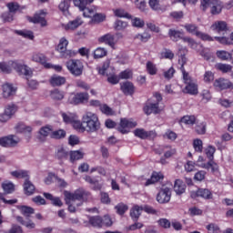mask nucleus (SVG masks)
Listing matches in <instances>:
<instances>
[{"instance_id": "49", "label": "nucleus", "mask_w": 233, "mask_h": 233, "mask_svg": "<svg viewBox=\"0 0 233 233\" xmlns=\"http://www.w3.org/2000/svg\"><path fill=\"white\" fill-rule=\"evenodd\" d=\"M205 158H203V157H198V160H197V167H199L200 168H210V166H212L211 162H208V164L204 163Z\"/></svg>"}, {"instance_id": "26", "label": "nucleus", "mask_w": 233, "mask_h": 233, "mask_svg": "<svg viewBox=\"0 0 233 233\" xmlns=\"http://www.w3.org/2000/svg\"><path fill=\"white\" fill-rule=\"evenodd\" d=\"M109 68L111 70H114L113 67H110V60H106V61L104 62L102 66L96 67V70H97L98 74H100V76H105V75L108 76Z\"/></svg>"}, {"instance_id": "40", "label": "nucleus", "mask_w": 233, "mask_h": 233, "mask_svg": "<svg viewBox=\"0 0 233 233\" xmlns=\"http://www.w3.org/2000/svg\"><path fill=\"white\" fill-rule=\"evenodd\" d=\"M85 154L82 151H71L70 152V160L71 161H79V159H83Z\"/></svg>"}, {"instance_id": "11", "label": "nucleus", "mask_w": 233, "mask_h": 233, "mask_svg": "<svg viewBox=\"0 0 233 233\" xmlns=\"http://www.w3.org/2000/svg\"><path fill=\"white\" fill-rule=\"evenodd\" d=\"M135 127H137V123L134 122V120L121 118L118 132H121V134H128L130 132V128H135Z\"/></svg>"}, {"instance_id": "62", "label": "nucleus", "mask_w": 233, "mask_h": 233, "mask_svg": "<svg viewBox=\"0 0 233 233\" xmlns=\"http://www.w3.org/2000/svg\"><path fill=\"white\" fill-rule=\"evenodd\" d=\"M201 96H202V101H204V103H208V101H210V99H212V95H210V91L204 89L201 93Z\"/></svg>"}, {"instance_id": "1", "label": "nucleus", "mask_w": 233, "mask_h": 233, "mask_svg": "<svg viewBox=\"0 0 233 233\" xmlns=\"http://www.w3.org/2000/svg\"><path fill=\"white\" fill-rule=\"evenodd\" d=\"M64 195L69 212H76V209L83 205V201L90 196V193L83 188H78L74 193L65 191Z\"/></svg>"}, {"instance_id": "15", "label": "nucleus", "mask_w": 233, "mask_h": 233, "mask_svg": "<svg viewBox=\"0 0 233 233\" xmlns=\"http://www.w3.org/2000/svg\"><path fill=\"white\" fill-rule=\"evenodd\" d=\"M17 143H19V140L14 138V135L0 137V147H4L5 148L15 147Z\"/></svg>"}, {"instance_id": "47", "label": "nucleus", "mask_w": 233, "mask_h": 233, "mask_svg": "<svg viewBox=\"0 0 233 233\" xmlns=\"http://www.w3.org/2000/svg\"><path fill=\"white\" fill-rule=\"evenodd\" d=\"M160 59H174V53L170 49H165L160 53Z\"/></svg>"}, {"instance_id": "41", "label": "nucleus", "mask_w": 233, "mask_h": 233, "mask_svg": "<svg viewBox=\"0 0 233 233\" xmlns=\"http://www.w3.org/2000/svg\"><path fill=\"white\" fill-rule=\"evenodd\" d=\"M148 5L154 12H159V10H161V3L159 0H148Z\"/></svg>"}, {"instance_id": "58", "label": "nucleus", "mask_w": 233, "mask_h": 233, "mask_svg": "<svg viewBox=\"0 0 233 233\" xmlns=\"http://www.w3.org/2000/svg\"><path fill=\"white\" fill-rule=\"evenodd\" d=\"M182 41L184 43H187V45L190 46V48H193V49L198 48V43L195 42V40L190 37H183Z\"/></svg>"}, {"instance_id": "10", "label": "nucleus", "mask_w": 233, "mask_h": 233, "mask_svg": "<svg viewBox=\"0 0 233 233\" xmlns=\"http://www.w3.org/2000/svg\"><path fill=\"white\" fill-rule=\"evenodd\" d=\"M66 46H68V40L65 37L61 38L59 43L60 57H64V59H70V57H74V56H76V52L66 50Z\"/></svg>"}, {"instance_id": "61", "label": "nucleus", "mask_w": 233, "mask_h": 233, "mask_svg": "<svg viewBox=\"0 0 233 233\" xmlns=\"http://www.w3.org/2000/svg\"><path fill=\"white\" fill-rule=\"evenodd\" d=\"M136 39H138V41H141L142 43H147L148 39H150V35L148 33H142L138 34L136 36Z\"/></svg>"}, {"instance_id": "37", "label": "nucleus", "mask_w": 233, "mask_h": 233, "mask_svg": "<svg viewBox=\"0 0 233 233\" xmlns=\"http://www.w3.org/2000/svg\"><path fill=\"white\" fill-rule=\"evenodd\" d=\"M0 18L3 23H12L14 21V14L10 13V11H5L1 14Z\"/></svg>"}, {"instance_id": "32", "label": "nucleus", "mask_w": 233, "mask_h": 233, "mask_svg": "<svg viewBox=\"0 0 233 233\" xmlns=\"http://www.w3.org/2000/svg\"><path fill=\"white\" fill-rule=\"evenodd\" d=\"M185 183H183L181 179H177L175 181L174 191L176 192V194H183L185 192Z\"/></svg>"}, {"instance_id": "23", "label": "nucleus", "mask_w": 233, "mask_h": 233, "mask_svg": "<svg viewBox=\"0 0 233 233\" xmlns=\"http://www.w3.org/2000/svg\"><path fill=\"white\" fill-rule=\"evenodd\" d=\"M24 192L25 196H32L35 192V186H34L28 178L25 180Z\"/></svg>"}, {"instance_id": "14", "label": "nucleus", "mask_w": 233, "mask_h": 233, "mask_svg": "<svg viewBox=\"0 0 233 233\" xmlns=\"http://www.w3.org/2000/svg\"><path fill=\"white\" fill-rule=\"evenodd\" d=\"M133 133L139 139H154L156 137V131H147L144 128H137Z\"/></svg>"}, {"instance_id": "18", "label": "nucleus", "mask_w": 233, "mask_h": 233, "mask_svg": "<svg viewBox=\"0 0 233 233\" xmlns=\"http://www.w3.org/2000/svg\"><path fill=\"white\" fill-rule=\"evenodd\" d=\"M3 88V96L5 99H8V97H12V96H15V92H17V89L14 87V85L5 83L2 86Z\"/></svg>"}, {"instance_id": "42", "label": "nucleus", "mask_w": 233, "mask_h": 233, "mask_svg": "<svg viewBox=\"0 0 233 233\" xmlns=\"http://www.w3.org/2000/svg\"><path fill=\"white\" fill-rule=\"evenodd\" d=\"M17 35H21L22 37H25V39H34V32L32 31H23V30H15V31Z\"/></svg>"}, {"instance_id": "38", "label": "nucleus", "mask_w": 233, "mask_h": 233, "mask_svg": "<svg viewBox=\"0 0 233 233\" xmlns=\"http://www.w3.org/2000/svg\"><path fill=\"white\" fill-rule=\"evenodd\" d=\"M108 54V51H106L104 47H97L94 52V58L95 59H101V57H105Z\"/></svg>"}, {"instance_id": "13", "label": "nucleus", "mask_w": 233, "mask_h": 233, "mask_svg": "<svg viewBox=\"0 0 233 233\" xmlns=\"http://www.w3.org/2000/svg\"><path fill=\"white\" fill-rule=\"evenodd\" d=\"M171 196L172 192L170 191V188L164 187L158 192L157 196V201L160 204L168 203V201H170Z\"/></svg>"}, {"instance_id": "12", "label": "nucleus", "mask_w": 233, "mask_h": 233, "mask_svg": "<svg viewBox=\"0 0 233 233\" xmlns=\"http://www.w3.org/2000/svg\"><path fill=\"white\" fill-rule=\"evenodd\" d=\"M90 96L86 92L76 93L70 96L69 103L71 105H80L81 103H86Z\"/></svg>"}, {"instance_id": "64", "label": "nucleus", "mask_w": 233, "mask_h": 233, "mask_svg": "<svg viewBox=\"0 0 233 233\" xmlns=\"http://www.w3.org/2000/svg\"><path fill=\"white\" fill-rule=\"evenodd\" d=\"M8 233H23V228H21V226L14 224L9 229Z\"/></svg>"}, {"instance_id": "19", "label": "nucleus", "mask_w": 233, "mask_h": 233, "mask_svg": "<svg viewBox=\"0 0 233 233\" xmlns=\"http://www.w3.org/2000/svg\"><path fill=\"white\" fill-rule=\"evenodd\" d=\"M15 69L18 74H22L23 76H27L28 77H32V70L26 65H21L18 63L14 64Z\"/></svg>"}, {"instance_id": "9", "label": "nucleus", "mask_w": 233, "mask_h": 233, "mask_svg": "<svg viewBox=\"0 0 233 233\" xmlns=\"http://www.w3.org/2000/svg\"><path fill=\"white\" fill-rule=\"evenodd\" d=\"M46 12L40 10L38 13H35L34 16H26V19L29 23L34 25H41V26H46L48 23L46 22Z\"/></svg>"}, {"instance_id": "51", "label": "nucleus", "mask_w": 233, "mask_h": 233, "mask_svg": "<svg viewBox=\"0 0 233 233\" xmlns=\"http://www.w3.org/2000/svg\"><path fill=\"white\" fill-rule=\"evenodd\" d=\"M198 194L200 198H203L204 199H212V192L208 189H198Z\"/></svg>"}, {"instance_id": "27", "label": "nucleus", "mask_w": 233, "mask_h": 233, "mask_svg": "<svg viewBox=\"0 0 233 233\" xmlns=\"http://www.w3.org/2000/svg\"><path fill=\"white\" fill-rule=\"evenodd\" d=\"M52 126H46L41 127V129L39 130V137L38 139L39 141H45L48 136V134H50V132H52Z\"/></svg>"}, {"instance_id": "3", "label": "nucleus", "mask_w": 233, "mask_h": 233, "mask_svg": "<svg viewBox=\"0 0 233 233\" xmlns=\"http://www.w3.org/2000/svg\"><path fill=\"white\" fill-rule=\"evenodd\" d=\"M73 3L81 12H84V17H94L96 14V7H86L87 5H92L94 0H74Z\"/></svg>"}, {"instance_id": "44", "label": "nucleus", "mask_w": 233, "mask_h": 233, "mask_svg": "<svg viewBox=\"0 0 233 233\" xmlns=\"http://www.w3.org/2000/svg\"><path fill=\"white\" fill-rule=\"evenodd\" d=\"M62 117H63L64 123L70 124V123H74L76 119V115L72 113H62Z\"/></svg>"}, {"instance_id": "17", "label": "nucleus", "mask_w": 233, "mask_h": 233, "mask_svg": "<svg viewBox=\"0 0 233 233\" xmlns=\"http://www.w3.org/2000/svg\"><path fill=\"white\" fill-rule=\"evenodd\" d=\"M83 25L81 17H76L75 20L70 21L68 24H62L64 30H76Z\"/></svg>"}, {"instance_id": "22", "label": "nucleus", "mask_w": 233, "mask_h": 233, "mask_svg": "<svg viewBox=\"0 0 233 233\" xmlns=\"http://www.w3.org/2000/svg\"><path fill=\"white\" fill-rule=\"evenodd\" d=\"M120 88L126 96H132V94H134V84H132V82H124L120 84Z\"/></svg>"}, {"instance_id": "45", "label": "nucleus", "mask_w": 233, "mask_h": 233, "mask_svg": "<svg viewBox=\"0 0 233 233\" xmlns=\"http://www.w3.org/2000/svg\"><path fill=\"white\" fill-rule=\"evenodd\" d=\"M217 70H219L220 72H223L224 74H227V72H230L232 70V66L228 64H217L216 65Z\"/></svg>"}, {"instance_id": "8", "label": "nucleus", "mask_w": 233, "mask_h": 233, "mask_svg": "<svg viewBox=\"0 0 233 233\" xmlns=\"http://www.w3.org/2000/svg\"><path fill=\"white\" fill-rule=\"evenodd\" d=\"M32 61L35 63H40L44 68H46L47 70L50 68H53L56 72H59V66H54L50 63H47L46 56L44 54L41 53H35L32 56Z\"/></svg>"}, {"instance_id": "29", "label": "nucleus", "mask_w": 233, "mask_h": 233, "mask_svg": "<svg viewBox=\"0 0 233 233\" xmlns=\"http://www.w3.org/2000/svg\"><path fill=\"white\" fill-rule=\"evenodd\" d=\"M186 85L185 89L187 94H190L191 96H196L198 94V84L196 83V80Z\"/></svg>"}, {"instance_id": "21", "label": "nucleus", "mask_w": 233, "mask_h": 233, "mask_svg": "<svg viewBox=\"0 0 233 233\" xmlns=\"http://www.w3.org/2000/svg\"><path fill=\"white\" fill-rule=\"evenodd\" d=\"M211 30H214L215 32H218V34H225L227 30H228V27L227 26V22L225 21H218L215 22L211 25Z\"/></svg>"}, {"instance_id": "63", "label": "nucleus", "mask_w": 233, "mask_h": 233, "mask_svg": "<svg viewBox=\"0 0 233 233\" xmlns=\"http://www.w3.org/2000/svg\"><path fill=\"white\" fill-rule=\"evenodd\" d=\"M208 233H219V226L216 224H209L207 226Z\"/></svg>"}, {"instance_id": "16", "label": "nucleus", "mask_w": 233, "mask_h": 233, "mask_svg": "<svg viewBox=\"0 0 233 233\" xmlns=\"http://www.w3.org/2000/svg\"><path fill=\"white\" fill-rule=\"evenodd\" d=\"M6 8L8 9V12L15 15L17 12L20 14H23V11L26 8L25 5H21L17 2H9L5 5Z\"/></svg>"}, {"instance_id": "35", "label": "nucleus", "mask_w": 233, "mask_h": 233, "mask_svg": "<svg viewBox=\"0 0 233 233\" xmlns=\"http://www.w3.org/2000/svg\"><path fill=\"white\" fill-rule=\"evenodd\" d=\"M196 123V116H184L180 119L181 125H188L189 127Z\"/></svg>"}, {"instance_id": "57", "label": "nucleus", "mask_w": 233, "mask_h": 233, "mask_svg": "<svg viewBox=\"0 0 233 233\" xmlns=\"http://www.w3.org/2000/svg\"><path fill=\"white\" fill-rule=\"evenodd\" d=\"M121 78L119 77V76H117L116 74H112L107 76V81L108 83H110L111 85H117V83H119V80Z\"/></svg>"}, {"instance_id": "55", "label": "nucleus", "mask_w": 233, "mask_h": 233, "mask_svg": "<svg viewBox=\"0 0 233 233\" xmlns=\"http://www.w3.org/2000/svg\"><path fill=\"white\" fill-rule=\"evenodd\" d=\"M132 76L133 73L130 69H126L119 74L120 79H132Z\"/></svg>"}, {"instance_id": "5", "label": "nucleus", "mask_w": 233, "mask_h": 233, "mask_svg": "<svg viewBox=\"0 0 233 233\" xmlns=\"http://www.w3.org/2000/svg\"><path fill=\"white\" fill-rule=\"evenodd\" d=\"M123 38V35L121 33H117L116 35L107 33L106 35H103L98 38V43H103L104 45H107V46H110L113 50H116V45H117V42L119 39Z\"/></svg>"}, {"instance_id": "39", "label": "nucleus", "mask_w": 233, "mask_h": 233, "mask_svg": "<svg viewBox=\"0 0 233 233\" xmlns=\"http://www.w3.org/2000/svg\"><path fill=\"white\" fill-rule=\"evenodd\" d=\"M168 34H169V37H170V39H172V41H179V39H183V37H181V35H183L181 31L170 29Z\"/></svg>"}, {"instance_id": "48", "label": "nucleus", "mask_w": 233, "mask_h": 233, "mask_svg": "<svg viewBox=\"0 0 233 233\" xmlns=\"http://www.w3.org/2000/svg\"><path fill=\"white\" fill-rule=\"evenodd\" d=\"M114 14L116 17H125L126 19H131L132 15H130L127 11L123 9H116Z\"/></svg>"}, {"instance_id": "34", "label": "nucleus", "mask_w": 233, "mask_h": 233, "mask_svg": "<svg viewBox=\"0 0 233 233\" xmlns=\"http://www.w3.org/2000/svg\"><path fill=\"white\" fill-rule=\"evenodd\" d=\"M2 188L5 194H12L15 191V186L12 182L2 183Z\"/></svg>"}, {"instance_id": "20", "label": "nucleus", "mask_w": 233, "mask_h": 233, "mask_svg": "<svg viewBox=\"0 0 233 233\" xmlns=\"http://www.w3.org/2000/svg\"><path fill=\"white\" fill-rule=\"evenodd\" d=\"M208 8H210V12L213 15H218V14H221L223 4L219 0H212Z\"/></svg>"}, {"instance_id": "7", "label": "nucleus", "mask_w": 233, "mask_h": 233, "mask_svg": "<svg viewBox=\"0 0 233 233\" xmlns=\"http://www.w3.org/2000/svg\"><path fill=\"white\" fill-rule=\"evenodd\" d=\"M154 97L157 103L148 104L144 107V112L147 116H150V114H159V112L163 110V106H159V103L163 100L161 95L159 93H156Z\"/></svg>"}, {"instance_id": "25", "label": "nucleus", "mask_w": 233, "mask_h": 233, "mask_svg": "<svg viewBox=\"0 0 233 233\" xmlns=\"http://www.w3.org/2000/svg\"><path fill=\"white\" fill-rule=\"evenodd\" d=\"M141 212H143V206L135 205L130 209V216L132 219H134L135 221H137V219H139V216H141Z\"/></svg>"}, {"instance_id": "59", "label": "nucleus", "mask_w": 233, "mask_h": 233, "mask_svg": "<svg viewBox=\"0 0 233 233\" xmlns=\"http://www.w3.org/2000/svg\"><path fill=\"white\" fill-rule=\"evenodd\" d=\"M196 167H198L196 162L188 160L185 165V170L186 172H193V170L196 169Z\"/></svg>"}, {"instance_id": "50", "label": "nucleus", "mask_w": 233, "mask_h": 233, "mask_svg": "<svg viewBox=\"0 0 233 233\" xmlns=\"http://www.w3.org/2000/svg\"><path fill=\"white\" fill-rule=\"evenodd\" d=\"M131 23L136 28H143L145 26V21L139 17H134Z\"/></svg>"}, {"instance_id": "4", "label": "nucleus", "mask_w": 233, "mask_h": 233, "mask_svg": "<svg viewBox=\"0 0 233 233\" xmlns=\"http://www.w3.org/2000/svg\"><path fill=\"white\" fill-rule=\"evenodd\" d=\"M66 66L67 70L72 74V76H75L76 77H79V76H83V70L85 68V66L83 65V62L79 59H71L68 60L66 63Z\"/></svg>"}, {"instance_id": "36", "label": "nucleus", "mask_w": 233, "mask_h": 233, "mask_svg": "<svg viewBox=\"0 0 233 233\" xmlns=\"http://www.w3.org/2000/svg\"><path fill=\"white\" fill-rule=\"evenodd\" d=\"M19 210L25 218H30V216L35 212L34 208H30L28 206H20Z\"/></svg>"}, {"instance_id": "46", "label": "nucleus", "mask_w": 233, "mask_h": 233, "mask_svg": "<svg viewBox=\"0 0 233 233\" xmlns=\"http://www.w3.org/2000/svg\"><path fill=\"white\" fill-rule=\"evenodd\" d=\"M134 3L137 10H139L140 12H147V1L135 0Z\"/></svg>"}, {"instance_id": "56", "label": "nucleus", "mask_w": 233, "mask_h": 233, "mask_svg": "<svg viewBox=\"0 0 233 233\" xmlns=\"http://www.w3.org/2000/svg\"><path fill=\"white\" fill-rule=\"evenodd\" d=\"M128 26V23L122 21V20H116L115 23V29L116 30H125Z\"/></svg>"}, {"instance_id": "30", "label": "nucleus", "mask_w": 233, "mask_h": 233, "mask_svg": "<svg viewBox=\"0 0 233 233\" xmlns=\"http://www.w3.org/2000/svg\"><path fill=\"white\" fill-rule=\"evenodd\" d=\"M89 223L92 227L101 228V227H103V218L99 216L90 217Z\"/></svg>"}, {"instance_id": "54", "label": "nucleus", "mask_w": 233, "mask_h": 233, "mask_svg": "<svg viewBox=\"0 0 233 233\" xmlns=\"http://www.w3.org/2000/svg\"><path fill=\"white\" fill-rule=\"evenodd\" d=\"M116 210L117 212V214H119L120 216H123V214H125V212H127V210H128V206H127L123 203H120L116 206Z\"/></svg>"}, {"instance_id": "31", "label": "nucleus", "mask_w": 233, "mask_h": 233, "mask_svg": "<svg viewBox=\"0 0 233 233\" xmlns=\"http://www.w3.org/2000/svg\"><path fill=\"white\" fill-rule=\"evenodd\" d=\"M216 55L221 61H229V59H232V54L225 50H218Z\"/></svg>"}, {"instance_id": "60", "label": "nucleus", "mask_w": 233, "mask_h": 233, "mask_svg": "<svg viewBox=\"0 0 233 233\" xmlns=\"http://www.w3.org/2000/svg\"><path fill=\"white\" fill-rule=\"evenodd\" d=\"M0 72H3V74H10L12 68L5 62H0Z\"/></svg>"}, {"instance_id": "53", "label": "nucleus", "mask_w": 233, "mask_h": 233, "mask_svg": "<svg viewBox=\"0 0 233 233\" xmlns=\"http://www.w3.org/2000/svg\"><path fill=\"white\" fill-rule=\"evenodd\" d=\"M147 70L150 76H156L157 74V67L152 62L147 63Z\"/></svg>"}, {"instance_id": "43", "label": "nucleus", "mask_w": 233, "mask_h": 233, "mask_svg": "<svg viewBox=\"0 0 233 233\" xmlns=\"http://www.w3.org/2000/svg\"><path fill=\"white\" fill-rule=\"evenodd\" d=\"M84 179L85 181H86V183H89L90 185H94V190H101V186L99 185L97 180L92 178L89 176H86Z\"/></svg>"}, {"instance_id": "2", "label": "nucleus", "mask_w": 233, "mask_h": 233, "mask_svg": "<svg viewBox=\"0 0 233 233\" xmlns=\"http://www.w3.org/2000/svg\"><path fill=\"white\" fill-rule=\"evenodd\" d=\"M82 123L86 125V131L91 134L97 132L101 128L99 116L94 112L87 111L83 115Z\"/></svg>"}, {"instance_id": "33", "label": "nucleus", "mask_w": 233, "mask_h": 233, "mask_svg": "<svg viewBox=\"0 0 233 233\" xmlns=\"http://www.w3.org/2000/svg\"><path fill=\"white\" fill-rule=\"evenodd\" d=\"M15 130H16V132H19L20 134H26V132L28 134H30V132H32V127L25 126L23 123H18L15 127Z\"/></svg>"}, {"instance_id": "28", "label": "nucleus", "mask_w": 233, "mask_h": 233, "mask_svg": "<svg viewBox=\"0 0 233 233\" xmlns=\"http://www.w3.org/2000/svg\"><path fill=\"white\" fill-rule=\"evenodd\" d=\"M11 176H13V177H16V179H30V176L28 175V171L26 170L12 171Z\"/></svg>"}, {"instance_id": "24", "label": "nucleus", "mask_w": 233, "mask_h": 233, "mask_svg": "<svg viewBox=\"0 0 233 233\" xmlns=\"http://www.w3.org/2000/svg\"><path fill=\"white\" fill-rule=\"evenodd\" d=\"M164 176L161 172H153L150 179H147L146 182V187H148V185H154V183H157V181H161L163 179Z\"/></svg>"}, {"instance_id": "52", "label": "nucleus", "mask_w": 233, "mask_h": 233, "mask_svg": "<svg viewBox=\"0 0 233 233\" xmlns=\"http://www.w3.org/2000/svg\"><path fill=\"white\" fill-rule=\"evenodd\" d=\"M44 198H46V199H49V201H52V205L55 207H59V198H54V196H52L50 193H44Z\"/></svg>"}, {"instance_id": "6", "label": "nucleus", "mask_w": 233, "mask_h": 233, "mask_svg": "<svg viewBox=\"0 0 233 233\" xmlns=\"http://www.w3.org/2000/svg\"><path fill=\"white\" fill-rule=\"evenodd\" d=\"M184 28L188 34L192 35H196L198 39H202V41H214V38L208 34L199 31V27H198L195 24H186L184 25Z\"/></svg>"}]
</instances>
